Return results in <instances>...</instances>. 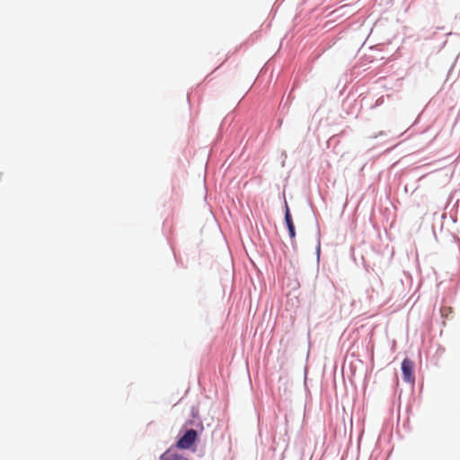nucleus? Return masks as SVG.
I'll use <instances>...</instances> for the list:
<instances>
[{"mask_svg":"<svg viewBox=\"0 0 460 460\" xmlns=\"http://www.w3.org/2000/svg\"><path fill=\"white\" fill-rule=\"evenodd\" d=\"M197 439V432L189 429L178 441L176 447L181 449H189Z\"/></svg>","mask_w":460,"mask_h":460,"instance_id":"obj_1","label":"nucleus"},{"mask_svg":"<svg viewBox=\"0 0 460 460\" xmlns=\"http://www.w3.org/2000/svg\"><path fill=\"white\" fill-rule=\"evenodd\" d=\"M413 362L409 358H404L402 362V371L403 380L408 383H414Z\"/></svg>","mask_w":460,"mask_h":460,"instance_id":"obj_2","label":"nucleus"},{"mask_svg":"<svg viewBox=\"0 0 460 460\" xmlns=\"http://www.w3.org/2000/svg\"><path fill=\"white\" fill-rule=\"evenodd\" d=\"M285 221L288 229L289 236L291 239H294L296 236V230L295 226L292 220L291 214L289 212V209L287 208L286 214H285Z\"/></svg>","mask_w":460,"mask_h":460,"instance_id":"obj_3","label":"nucleus"},{"mask_svg":"<svg viewBox=\"0 0 460 460\" xmlns=\"http://www.w3.org/2000/svg\"><path fill=\"white\" fill-rule=\"evenodd\" d=\"M159 460H179V458L177 453L169 448L160 456Z\"/></svg>","mask_w":460,"mask_h":460,"instance_id":"obj_4","label":"nucleus"},{"mask_svg":"<svg viewBox=\"0 0 460 460\" xmlns=\"http://www.w3.org/2000/svg\"><path fill=\"white\" fill-rule=\"evenodd\" d=\"M177 457L179 458V460H190V459L184 457L183 456H181V454H178V453H177Z\"/></svg>","mask_w":460,"mask_h":460,"instance_id":"obj_5","label":"nucleus"}]
</instances>
